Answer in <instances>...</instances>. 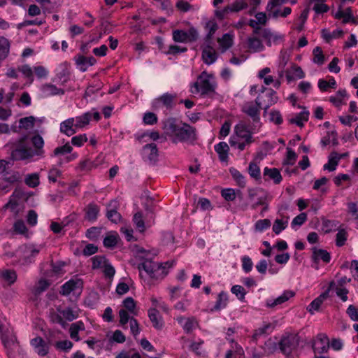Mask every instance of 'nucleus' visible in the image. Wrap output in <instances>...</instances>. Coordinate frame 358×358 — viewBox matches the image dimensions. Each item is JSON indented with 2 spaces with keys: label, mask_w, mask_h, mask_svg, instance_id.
<instances>
[{
  "label": "nucleus",
  "mask_w": 358,
  "mask_h": 358,
  "mask_svg": "<svg viewBox=\"0 0 358 358\" xmlns=\"http://www.w3.org/2000/svg\"><path fill=\"white\" fill-rule=\"evenodd\" d=\"M335 286V282L334 281L331 282L329 284V289L326 290L324 292L322 293L319 296L315 299L310 305L307 307V310L310 314H314L315 311L319 310L322 303L323 301L329 297V292L331 289H334Z\"/></svg>",
  "instance_id": "13"
},
{
  "label": "nucleus",
  "mask_w": 358,
  "mask_h": 358,
  "mask_svg": "<svg viewBox=\"0 0 358 358\" xmlns=\"http://www.w3.org/2000/svg\"><path fill=\"white\" fill-rule=\"evenodd\" d=\"M176 97V94L164 93L152 101V108L155 110H157L164 107L166 109H172L174 106V101Z\"/></svg>",
  "instance_id": "10"
},
{
  "label": "nucleus",
  "mask_w": 358,
  "mask_h": 358,
  "mask_svg": "<svg viewBox=\"0 0 358 358\" xmlns=\"http://www.w3.org/2000/svg\"><path fill=\"white\" fill-rule=\"evenodd\" d=\"M271 223L268 219L259 220L256 222L255 228L256 231H263L270 227Z\"/></svg>",
  "instance_id": "58"
},
{
  "label": "nucleus",
  "mask_w": 358,
  "mask_h": 358,
  "mask_svg": "<svg viewBox=\"0 0 358 358\" xmlns=\"http://www.w3.org/2000/svg\"><path fill=\"white\" fill-rule=\"evenodd\" d=\"M0 276L10 285L13 284L17 279L16 272L13 270H5L1 271Z\"/></svg>",
  "instance_id": "41"
},
{
  "label": "nucleus",
  "mask_w": 358,
  "mask_h": 358,
  "mask_svg": "<svg viewBox=\"0 0 358 358\" xmlns=\"http://www.w3.org/2000/svg\"><path fill=\"white\" fill-rule=\"evenodd\" d=\"M77 68L84 72L90 67L95 64L96 60L92 56L86 57L83 55H78L74 57Z\"/></svg>",
  "instance_id": "14"
},
{
  "label": "nucleus",
  "mask_w": 358,
  "mask_h": 358,
  "mask_svg": "<svg viewBox=\"0 0 358 358\" xmlns=\"http://www.w3.org/2000/svg\"><path fill=\"white\" fill-rule=\"evenodd\" d=\"M0 335L2 343L6 350L8 358H23V351L17 341L16 337L3 333L2 326L0 324Z\"/></svg>",
  "instance_id": "4"
},
{
  "label": "nucleus",
  "mask_w": 358,
  "mask_h": 358,
  "mask_svg": "<svg viewBox=\"0 0 358 358\" xmlns=\"http://www.w3.org/2000/svg\"><path fill=\"white\" fill-rule=\"evenodd\" d=\"M234 35L230 33H226L221 38H217L219 45H232Z\"/></svg>",
  "instance_id": "61"
},
{
  "label": "nucleus",
  "mask_w": 358,
  "mask_h": 358,
  "mask_svg": "<svg viewBox=\"0 0 358 358\" xmlns=\"http://www.w3.org/2000/svg\"><path fill=\"white\" fill-rule=\"evenodd\" d=\"M24 182L30 187H36L39 185V175L36 173L28 174L25 179Z\"/></svg>",
  "instance_id": "42"
},
{
  "label": "nucleus",
  "mask_w": 358,
  "mask_h": 358,
  "mask_svg": "<svg viewBox=\"0 0 358 358\" xmlns=\"http://www.w3.org/2000/svg\"><path fill=\"white\" fill-rule=\"evenodd\" d=\"M221 195L226 201H232L235 200L236 193L234 189L228 188L223 189L221 192Z\"/></svg>",
  "instance_id": "59"
},
{
  "label": "nucleus",
  "mask_w": 358,
  "mask_h": 358,
  "mask_svg": "<svg viewBox=\"0 0 358 358\" xmlns=\"http://www.w3.org/2000/svg\"><path fill=\"white\" fill-rule=\"evenodd\" d=\"M259 127H255L254 124L252 125L248 124L244 121H241L234 127V131L237 136L243 138L246 141L248 144H250L253 142V139L251 134L255 132Z\"/></svg>",
  "instance_id": "9"
},
{
  "label": "nucleus",
  "mask_w": 358,
  "mask_h": 358,
  "mask_svg": "<svg viewBox=\"0 0 358 358\" xmlns=\"http://www.w3.org/2000/svg\"><path fill=\"white\" fill-rule=\"evenodd\" d=\"M99 207L94 203H89L85 208V218L90 222H95L99 213Z\"/></svg>",
  "instance_id": "22"
},
{
  "label": "nucleus",
  "mask_w": 358,
  "mask_h": 358,
  "mask_svg": "<svg viewBox=\"0 0 358 358\" xmlns=\"http://www.w3.org/2000/svg\"><path fill=\"white\" fill-rule=\"evenodd\" d=\"M83 286V281L80 279L70 280L62 286L60 293L62 295L67 296L71 292L77 289H80Z\"/></svg>",
  "instance_id": "21"
},
{
  "label": "nucleus",
  "mask_w": 358,
  "mask_h": 358,
  "mask_svg": "<svg viewBox=\"0 0 358 358\" xmlns=\"http://www.w3.org/2000/svg\"><path fill=\"white\" fill-rule=\"evenodd\" d=\"M57 310L62 313L63 319L64 318L69 322H71L78 317V313L69 307L62 309V307L59 306L57 307Z\"/></svg>",
  "instance_id": "32"
},
{
  "label": "nucleus",
  "mask_w": 358,
  "mask_h": 358,
  "mask_svg": "<svg viewBox=\"0 0 358 358\" xmlns=\"http://www.w3.org/2000/svg\"><path fill=\"white\" fill-rule=\"evenodd\" d=\"M264 176L273 180L275 184H279L282 179L279 170L276 168L269 169L266 167L264 169Z\"/></svg>",
  "instance_id": "29"
},
{
  "label": "nucleus",
  "mask_w": 358,
  "mask_h": 358,
  "mask_svg": "<svg viewBox=\"0 0 358 358\" xmlns=\"http://www.w3.org/2000/svg\"><path fill=\"white\" fill-rule=\"evenodd\" d=\"M215 150L219 155V158L222 162H226L228 159V152L229 147L226 142H220L215 145Z\"/></svg>",
  "instance_id": "30"
},
{
  "label": "nucleus",
  "mask_w": 358,
  "mask_h": 358,
  "mask_svg": "<svg viewBox=\"0 0 358 358\" xmlns=\"http://www.w3.org/2000/svg\"><path fill=\"white\" fill-rule=\"evenodd\" d=\"M138 268L140 271L144 270L152 278H163L166 275L163 264L154 262L148 258H145V260L141 264H138Z\"/></svg>",
  "instance_id": "7"
},
{
  "label": "nucleus",
  "mask_w": 358,
  "mask_h": 358,
  "mask_svg": "<svg viewBox=\"0 0 358 358\" xmlns=\"http://www.w3.org/2000/svg\"><path fill=\"white\" fill-rule=\"evenodd\" d=\"M306 220L307 215L305 213H301L293 219L291 225L292 227H294L295 226H301Z\"/></svg>",
  "instance_id": "63"
},
{
  "label": "nucleus",
  "mask_w": 358,
  "mask_h": 358,
  "mask_svg": "<svg viewBox=\"0 0 358 358\" xmlns=\"http://www.w3.org/2000/svg\"><path fill=\"white\" fill-rule=\"evenodd\" d=\"M197 326V322L194 318H188L183 325V329L187 334H189Z\"/></svg>",
  "instance_id": "60"
},
{
  "label": "nucleus",
  "mask_w": 358,
  "mask_h": 358,
  "mask_svg": "<svg viewBox=\"0 0 358 358\" xmlns=\"http://www.w3.org/2000/svg\"><path fill=\"white\" fill-rule=\"evenodd\" d=\"M41 248L34 245H22L16 250L15 255L22 264H29L34 262V257L39 253Z\"/></svg>",
  "instance_id": "6"
},
{
  "label": "nucleus",
  "mask_w": 358,
  "mask_h": 358,
  "mask_svg": "<svg viewBox=\"0 0 358 358\" xmlns=\"http://www.w3.org/2000/svg\"><path fill=\"white\" fill-rule=\"evenodd\" d=\"M271 327L270 323L264 324L262 327L256 329L252 335V339L257 341L260 336L266 334L267 331Z\"/></svg>",
  "instance_id": "57"
},
{
  "label": "nucleus",
  "mask_w": 358,
  "mask_h": 358,
  "mask_svg": "<svg viewBox=\"0 0 358 358\" xmlns=\"http://www.w3.org/2000/svg\"><path fill=\"white\" fill-rule=\"evenodd\" d=\"M298 345L299 338L296 335L293 334L283 336L279 343L280 349L285 355H289Z\"/></svg>",
  "instance_id": "11"
},
{
  "label": "nucleus",
  "mask_w": 358,
  "mask_h": 358,
  "mask_svg": "<svg viewBox=\"0 0 358 358\" xmlns=\"http://www.w3.org/2000/svg\"><path fill=\"white\" fill-rule=\"evenodd\" d=\"M295 295L294 292L291 290H285L282 294V295L279 296L275 299H267L266 301V306L268 308H274L276 306L280 305L287 301H288L290 298L293 297Z\"/></svg>",
  "instance_id": "19"
},
{
  "label": "nucleus",
  "mask_w": 358,
  "mask_h": 358,
  "mask_svg": "<svg viewBox=\"0 0 358 358\" xmlns=\"http://www.w3.org/2000/svg\"><path fill=\"white\" fill-rule=\"evenodd\" d=\"M269 120L275 124H280L282 123V117L279 110H272L269 113Z\"/></svg>",
  "instance_id": "56"
},
{
  "label": "nucleus",
  "mask_w": 358,
  "mask_h": 358,
  "mask_svg": "<svg viewBox=\"0 0 358 358\" xmlns=\"http://www.w3.org/2000/svg\"><path fill=\"white\" fill-rule=\"evenodd\" d=\"M95 166L96 165L93 162L86 159L79 163L77 169L80 171H89Z\"/></svg>",
  "instance_id": "53"
},
{
  "label": "nucleus",
  "mask_w": 358,
  "mask_h": 358,
  "mask_svg": "<svg viewBox=\"0 0 358 358\" xmlns=\"http://www.w3.org/2000/svg\"><path fill=\"white\" fill-rule=\"evenodd\" d=\"M133 221L140 232L145 231V223L143 220V215L141 212L135 213L133 217Z\"/></svg>",
  "instance_id": "49"
},
{
  "label": "nucleus",
  "mask_w": 358,
  "mask_h": 358,
  "mask_svg": "<svg viewBox=\"0 0 358 358\" xmlns=\"http://www.w3.org/2000/svg\"><path fill=\"white\" fill-rule=\"evenodd\" d=\"M216 83L211 75L206 71L202 72L197 81L192 85L191 92L193 94L201 92V96H211L215 92Z\"/></svg>",
  "instance_id": "3"
},
{
  "label": "nucleus",
  "mask_w": 358,
  "mask_h": 358,
  "mask_svg": "<svg viewBox=\"0 0 358 358\" xmlns=\"http://www.w3.org/2000/svg\"><path fill=\"white\" fill-rule=\"evenodd\" d=\"M91 117H92V113L90 112H87L80 116L76 117L75 127L76 128H82V127H85V125L88 124Z\"/></svg>",
  "instance_id": "39"
},
{
  "label": "nucleus",
  "mask_w": 358,
  "mask_h": 358,
  "mask_svg": "<svg viewBox=\"0 0 358 358\" xmlns=\"http://www.w3.org/2000/svg\"><path fill=\"white\" fill-rule=\"evenodd\" d=\"M73 127H75V119L69 118L60 124V131L68 136H71L76 132Z\"/></svg>",
  "instance_id": "26"
},
{
  "label": "nucleus",
  "mask_w": 358,
  "mask_h": 358,
  "mask_svg": "<svg viewBox=\"0 0 358 358\" xmlns=\"http://www.w3.org/2000/svg\"><path fill=\"white\" fill-rule=\"evenodd\" d=\"M27 135H23L14 143V148L11 152L12 159L14 160H24L34 156L44 157V140L39 134H35L31 138L34 150L27 147Z\"/></svg>",
  "instance_id": "1"
},
{
  "label": "nucleus",
  "mask_w": 358,
  "mask_h": 358,
  "mask_svg": "<svg viewBox=\"0 0 358 358\" xmlns=\"http://www.w3.org/2000/svg\"><path fill=\"white\" fill-rule=\"evenodd\" d=\"M230 12H238L248 7V4L243 0H236L231 5L228 6Z\"/></svg>",
  "instance_id": "48"
},
{
  "label": "nucleus",
  "mask_w": 358,
  "mask_h": 358,
  "mask_svg": "<svg viewBox=\"0 0 358 358\" xmlns=\"http://www.w3.org/2000/svg\"><path fill=\"white\" fill-rule=\"evenodd\" d=\"M123 306L131 314L136 315V302L132 297H127L123 301Z\"/></svg>",
  "instance_id": "52"
},
{
  "label": "nucleus",
  "mask_w": 358,
  "mask_h": 358,
  "mask_svg": "<svg viewBox=\"0 0 358 358\" xmlns=\"http://www.w3.org/2000/svg\"><path fill=\"white\" fill-rule=\"evenodd\" d=\"M228 296L227 294L224 292H221L218 294L217 299L214 307L211 309V311H217L227 306Z\"/></svg>",
  "instance_id": "36"
},
{
  "label": "nucleus",
  "mask_w": 358,
  "mask_h": 358,
  "mask_svg": "<svg viewBox=\"0 0 358 358\" xmlns=\"http://www.w3.org/2000/svg\"><path fill=\"white\" fill-rule=\"evenodd\" d=\"M92 268L96 269L99 268L103 267V266L108 262V260L103 256H94L92 258Z\"/></svg>",
  "instance_id": "50"
},
{
  "label": "nucleus",
  "mask_w": 358,
  "mask_h": 358,
  "mask_svg": "<svg viewBox=\"0 0 358 358\" xmlns=\"http://www.w3.org/2000/svg\"><path fill=\"white\" fill-rule=\"evenodd\" d=\"M288 224V218L286 220L276 219L273 225V231L275 234H279L282 230L287 228Z\"/></svg>",
  "instance_id": "44"
},
{
  "label": "nucleus",
  "mask_w": 358,
  "mask_h": 358,
  "mask_svg": "<svg viewBox=\"0 0 358 358\" xmlns=\"http://www.w3.org/2000/svg\"><path fill=\"white\" fill-rule=\"evenodd\" d=\"M168 127L174 136V143L194 144L197 139L196 129L187 123H177L174 119H171L168 122Z\"/></svg>",
  "instance_id": "2"
},
{
  "label": "nucleus",
  "mask_w": 358,
  "mask_h": 358,
  "mask_svg": "<svg viewBox=\"0 0 358 358\" xmlns=\"http://www.w3.org/2000/svg\"><path fill=\"white\" fill-rule=\"evenodd\" d=\"M347 240V232L345 229H340L336 236V245L341 247L345 245Z\"/></svg>",
  "instance_id": "55"
},
{
  "label": "nucleus",
  "mask_w": 358,
  "mask_h": 358,
  "mask_svg": "<svg viewBox=\"0 0 358 358\" xmlns=\"http://www.w3.org/2000/svg\"><path fill=\"white\" fill-rule=\"evenodd\" d=\"M262 96L259 94L255 102L248 101L242 106V111L249 116L254 124L255 127H260V110L263 105Z\"/></svg>",
  "instance_id": "5"
},
{
  "label": "nucleus",
  "mask_w": 358,
  "mask_h": 358,
  "mask_svg": "<svg viewBox=\"0 0 358 358\" xmlns=\"http://www.w3.org/2000/svg\"><path fill=\"white\" fill-rule=\"evenodd\" d=\"M173 39L176 43H190L199 38V32L193 27L187 29H176L172 33Z\"/></svg>",
  "instance_id": "8"
},
{
  "label": "nucleus",
  "mask_w": 358,
  "mask_h": 358,
  "mask_svg": "<svg viewBox=\"0 0 358 358\" xmlns=\"http://www.w3.org/2000/svg\"><path fill=\"white\" fill-rule=\"evenodd\" d=\"M218 28L219 26L214 20H208L205 23L204 29L206 34L203 38L204 45H211L213 43V35Z\"/></svg>",
  "instance_id": "17"
},
{
  "label": "nucleus",
  "mask_w": 358,
  "mask_h": 358,
  "mask_svg": "<svg viewBox=\"0 0 358 358\" xmlns=\"http://www.w3.org/2000/svg\"><path fill=\"white\" fill-rule=\"evenodd\" d=\"M116 201H111L107 206L106 217L109 220L114 223H117L121 219V215L116 209Z\"/></svg>",
  "instance_id": "23"
},
{
  "label": "nucleus",
  "mask_w": 358,
  "mask_h": 358,
  "mask_svg": "<svg viewBox=\"0 0 358 358\" xmlns=\"http://www.w3.org/2000/svg\"><path fill=\"white\" fill-rule=\"evenodd\" d=\"M343 36L344 31L340 29H335L333 31H330L327 29L321 30V37L325 43H331L334 42L335 39L343 38Z\"/></svg>",
  "instance_id": "18"
},
{
  "label": "nucleus",
  "mask_w": 358,
  "mask_h": 358,
  "mask_svg": "<svg viewBox=\"0 0 358 358\" xmlns=\"http://www.w3.org/2000/svg\"><path fill=\"white\" fill-rule=\"evenodd\" d=\"M43 92L47 96H55L64 94V90L58 88L52 84L44 85L43 86Z\"/></svg>",
  "instance_id": "37"
},
{
  "label": "nucleus",
  "mask_w": 358,
  "mask_h": 358,
  "mask_svg": "<svg viewBox=\"0 0 358 358\" xmlns=\"http://www.w3.org/2000/svg\"><path fill=\"white\" fill-rule=\"evenodd\" d=\"M313 62L319 65L324 64L325 58L323 52L320 46H316L313 51Z\"/></svg>",
  "instance_id": "45"
},
{
  "label": "nucleus",
  "mask_w": 358,
  "mask_h": 358,
  "mask_svg": "<svg viewBox=\"0 0 358 358\" xmlns=\"http://www.w3.org/2000/svg\"><path fill=\"white\" fill-rule=\"evenodd\" d=\"M50 322L55 324H60L63 328H66L68 324L63 319L62 313L58 312V310H55L53 309H51L50 310Z\"/></svg>",
  "instance_id": "34"
},
{
  "label": "nucleus",
  "mask_w": 358,
  "mask_h": 358,
  "mask_svg": "<svg viewBox=\"0 0 358 358\" xmlns=\"http://www.w3.org/2000/svg\"><path fill=\"white\" fill-rule=\"evenodd\" d=\"M34 117L33 116L26 117L21 118L19 120L20 128H23L25 129H28L32 128L34 125Z\"/></svg>",
  "instance_id": "47"
},
{
  "label": "nucleus",
  "mask_w": 358,
  "mask_h": 358,
  "mask_svg": "<svg viewBox=\"0 0 358 358\" xmlns=\"http://www.w3.org/2000/svg\"><path fill=\"white\" fill-rule=\"evenodd\" d=\"M72 150L73 148L70 145L69 143H67L63 146L56 148L53 151V156L64 155L71 153Z\"/></svg>",
  "instance_id": "51"
},
{
  "label": "nucleus",
  "mask_w": 358,
  "mask_h": 358,
  "mask_svg": "<svg viewBox=\"0 0 358 358\" xmlns=\"http://www.w3.org/2000/svg\"><path fill=\"white\" fill-rule=\"evenodd\" d=\"M346 313L352 321L358 322V309L355 306L350 305Z\"/></svg>",
  "instance_id": "64"
},
{
  "label": "nucleus",
  "mask_w": 358,
  "mask_h": 358,
  "mask_svg": "<svg viewBox=\"0 0 358 358\" xmlns=\"http://www.w3.org/2000/svg\"><path fill=\"white\" fill-rule=\"evenodd\" d=\"M248 173L255 180H259L261 178L260 169L255 162L250 163L248 166Z\"/></svg>",
  "instance_id": "46"
},
{
  "label": "nucleus",
  "mask_w": 358,
  "mask_h": 358,
  "mask_svg": "<svg viewBox=\"0 0 358 358\" xmlns=\"http://www.w3.org/2000/svg\"><path fill=\"white\" fill-rule=\"evenodd\" d=\"M143 122L146 124L152 125L157 122V115L151 112H148L144 114Z\"/></svg>",
  "instance_id": "62"
},
{
  "label": "nucleus",
  "mask_w": 358,
  "mask_h": 358,
  "mask_svg": "<svg viewBox=\"0 0 358 358\" xmlns=\"http://www.w3.org/2000/svg\"><path fill=\"white\" fill-rule=\"evenodd\" d=\"M48 280L45 279H41L34 288V293L35 295H39L42 292H45L50 286Z\"/></svg>",
  "instance_id": "43"
},
{
  "label": "nucleus",
  "mask_w": 358,
  "mask_h": 358,
  "mask_svg": "<svg viewBox=\"0 0 358 358\" xmlns=\"http://www.w3.org/2000/svg\"><path fill=\"white\" fill-rule=\"evenodd\" d=\"M229 173H231L233 179L236 181V184L241 188H243L246 185V181L244 176L236 169L231 167L229 169Z\"/></svg>",
  "instance_id": "33"
},
{
  "label": "nucleus",
  "mask_w": 358,
  "mask_h": 358,
  "mask_svg": "<svg viewBox=\"0 0 358 358\" xmlns=\"http://www.w3.org/2000/svg\"><path fill=\"white\" fill-rule=\"evenodd\" d=\"M159 51L166 55H178L187 50L186 47L180 48L179 46H159Z\"/></svg>",
  "instance_id": "35"
},
{
  "label": "nucleus",
  "mask_w": 358,
  "mask_h": 358,
  "mask_svg": "<svg viewBox=\"0 0 358 358\" xmlns=\"http://www.w3.org/2000/svg\"><path fill=\"white\" fill-rule=\"evenodd\" d=\"M312 261L315 264V268L316 269L318 268V266H317L319 261L322 260L325 263H329L331 260V255L330 253L328 252L327 250L323 249H319L316 247H313L312 248V256H311Z\"/></svg>",
  "instance_id": "15"
},
{
  "label": "nucleus",
  "mask_w": 358,
  "mask_h": 358,
  "mask_svg": "<svg viewBox=\"0 0 358 358\" xmlns=\"http://www.w3.org/2000/svg\"><path fill=\"white\" fill-rule=\"evenodd\" d=\"M309 112L308 110H304L294 118L289 120V122L291 124H295L297 126L302 127L303 126V122H307L308 120Z\"/></svg>",
  "instance_id": "38"
},
{
  "label": "nucleus",
  "mask_w": 358,
  "mask_h": 358,
  "mask_svg": "<svg viewBox=\"0 0 358 358\" xmlns=\"http://www.w3.org/2000/svg\"><path fill=\"white\" fill-rule=\"evenodd\" d=\"M341 157L338 156L337 152H331L329 157L328 163L325 164L323 166L324 169L328 170L329 171H334Z\"/></svg>",
  "instance_id": "31"
},
{
  "label": "nucleus",
  "mask_w": 358,
  "mask_h": 358,
  "mask_svg": "<svg viewBox=\"0 0 358 358\" xmlns=\"http://www.w3.org/2000/svg\"><path fill=\"white\" fill-rule=\"evenodd\" d=\"M118 235L113 232L106 236L103 239V245L106 248H110L115 247L117 243Z\"/></svg>",
  "instance_id": "40"
},
{
  "label": "nucleus",
  "mask_w": 358,
  "mask_h": 358,
  "mask_svg": "<svg viewBox=\"0 0 358 358\" xmlns=\"http://www.w3.org/2000/svg\"><path fill=\"white\" fill-rule=\"evenodd\" d=\"M231 292L235 294L239 300H244L246 292L242 286L238 285H234L231 289Z\"/></svg>",
  "instance_id": "54"
},
{
  "label": "nucleus",
  "mask_w": 358,
  "mask_h": 358,
  "mask_svg": "<svg viewBox=\"0 0 358 358\" xmlns=\"http://www.w3.org/2000/svg\"><path fill=\"white\" fill-rule=\"evenodd\" d=\"M143 154L150 163L154 164L157 162L158 158V149L156 144H146L143 146Z\"/></svg>",
  "instance_id": "20"
},
{
  "label": "nucleus",
  "mask_w": 358,
  "mask_h": 358,
  "mask_svg": "<svg viewBox=\"0 0 358 358\" xmlns=\"http://www.w3.org/2000/svg\"><path fill=\"white\" fill-rule=\"evenodd\" d=\"M315 353L322 354L327 352L329 348V341L326 334H319L313 343Z\"/></svg>",
  "instance_id": "12"
},
{
  "label": "nucleus",
  "mask_w": 358,
  "mask_h": 358,
  "mask_svg": "<svg viewBox=\"0 0 358 358\" xmlns=\"http://www.w3.org/2000/svg\"><path fill=\"white\" fill-rule=\"evenodd\" d=\"M334 17L336 19L343 18V22L344 24L348 23L349 22L355 23V22L354 21L352 11L350 7L347 8L346 10L343 11L342 10L341 6H340L338 10L335 13Z\"/></svg>",
  "instance_id": "27"
},
{
  "label": "nucleus",
  "mask_w": 358,
  "mask_h": 358,
  "mask_svg": "<svg viewBox=\"0 0 358 358\" xmlns=\"http://www.w3.org/2000/svg\"><path fill=\"white\" fill-rule=\"evenodd\" d=\"M203 62L208 65L214 63L217 59V53L213 46H205L202 52Z\"/></svg>",
  "instance_id": "25"
},
{
  "label": "nucleus",
  "mask_w": 358,
  "mask_h": 358,
  "mask_svg": "<svg viewBox=\"0 0 358 358\" xmlns=\"http://www.w3.org/2000/svg\"><path fill=\"white\" fill-rule=\"evenodd\" d=\"M148 316L155 329H161L163 327V320L156 308H150L148 310Z\"/></svg>",
  "instance_id": "28"
},
{
  "label": "nucleus",
  "mask_w": 358,
  "mask_h": 358,
  "mask_svg": "<svg viewBox=\"0 0 358 358\" xmlns=\"http://www.w3.org/2000/svg\"><path fill=\"white\" fill-rule=\"evenodd\" d=\"M266 96L268 98H269V100L266 101L265 99H262V101H263V105L262 106H264V107H263L264 115H266V113L268 112V109L271 106H273V104L277 103V101L278 100V98L276 96V92L273 90H272V89H268V90H266Z\"/></svg>",
  "instance_id": "24"
},
{
  "label": "nucleus",
  "mask_w": 358,
  "mask_h": 358,
  "mask_svg": "<svg viewBox=\"0 0 358 358\" xmlns=\"http://www.w3.org/2000/svg\"><path fill=\"white\" fill-rule=\"evenodd\" d=\"M260 36L268 43H284V36L275 32H272L269 29H263L260 33Z\"/></svg>",
  "instance_id": "16"
}]
</instances>
